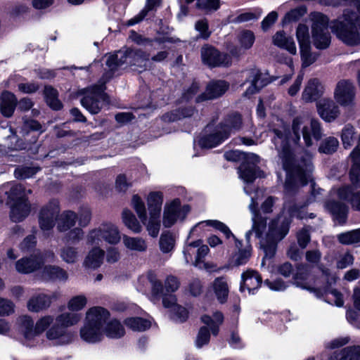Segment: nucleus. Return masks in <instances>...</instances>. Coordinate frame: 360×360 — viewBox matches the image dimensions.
Masks as SVG:
<instances>
[{
	"label": "nucleus",
	"mask_w": 360,
	"mask_h": 360,
	"mask_svg": "<svg viewBox=\"0 0 360 360\" xmlns=\"http://www.w3.org/2000/svg\"><path fill=\"white\" fill-rule=\"evenodd\" d=\"M274 142L282 160L283 168L287 174L285 190L290 193L299 186L306 185L311 180L313 169L311 155L307 153L300 162H297L284 134L278 129H274Z\"/></svg>",
	"instance_id": "f257e3e1"
},
{
	"label": "nucleus",
	"mask_w": 360,
	"mask_h": 360,
	"mask_svg": "<svg viewBox=\"0 0 360 360\" xmlns=\"http://www.w3.org/2000/svg\"><path fill=\"white\" fill-rule=\"evenodd\" d=\"M150 58V53L141 49L128 48L120 50L108 57L105 62L108 70L104 73V77L107 79H111L114 73L124 65L134 67L136 70L143 72L147 69Z\"/></svg>",
	"instance_id": "f03ea898"
},
{
	"label": "nucleus",
	"mask_w": 360,
	"mask_h": 360,
	"mask_svg": "<svg viewBox=\"0 0 360 360\" xmlns=\"http://www.w3.org/2000/svg\"><path fill=\"white\" fill-rule=\"evenodd\" d=\"M350 158L353 162L349 173L352 185L339 188L337 194L339 198L347 201L354 210L360 212V190L355 191V188L360 186V135L357 146L351 153Z\"/></svg>",
	"instance_id": "7ed1b4c3"
},
{
	"label": "nucleus",
	"mask_w": 360,
	"mask_h": 360,
	"mask_svg": "<svg viewBox=\"0 0 360 360\" xmlns=\"http://www.w3.org/2000/svg\"><path fill=\"white\" fill-rule=\"evenodd\" d=\"M358 22L357 14L349 9H345L341 17L331 22L330 29L344 44L356 46L360 44V34L356 28Z\"/></svg>",
	"instance_id": "20e7f679"
},
{
	"label": "nucleus",
	"mask_w": 360,
	"mask_h": 360,
	"mask_svg": "<svg viewBox=\"0 0 360 360\" xmlns=\"http://www.w3.org/2000/svg\"><path fill=\"white\" fill-rule=\"evenodd\" d=\"M54 320L56 323L45 330L46 338L50 341H54L56 345L71 343L74 339V335L67 330V328L79 323L81 316L73 312H65L58 315Z\"/></svg>",
	"instance_id": "39448f33"
},
{
	"label": "nucleus",
	"mask_w": 360,
	"mask_h": 360,
	"mask_svg": "<svg viewBox=\"0 0 360 360\" xmlns=\"http://www.w3.org/2000/svg\"><path fill=\"white\" fill-rule=\"evenodd\" d=\"M292 129L297 141H300L301 135L302 136L307 147L313 145L312 138L319 141L323 136L321 124L314 118L297 117L292 120Z\"/></svg>",
	"instance_id": "423d86ee"
},
{
	"label": "nucleus",
	"mask_w": 360,
	"mask_h": 360,
	"mask_svg": "<svg viewBox=\"0 0 360 360\" xmlns=\"http://www.w3.org/2000/svg\"><path fill=\"white\" fill-rule=\"evenodd\" d=\"M53 321V316L46 315L39 319L34 324L30 316L24 315L17 319L18 329L26 340H31L45 332Z\"/></svg>",
	"instance_id": "0eeeda50"
},
{
	"label": "nucleus",
	"mask_w": 360,
	"mask_h": 360,
	"mask_svg": "<svg viewBox=\"0 0 360 360\" xmlns=\"http://www.w3.org/2000/svg\"><path fill=\"white\" fill-rule=\"evenodd\" d=\"M311 38L314 46L320 50L328 49L331 43L328 17L321 13H314L311 15Z\"/></svg>",
	"instance_id": "6e6552de"
},
{
	"label": "nucleus",
	"mask_w": 360,
	"mask_h": 360,
	"mask_svg": "<svg viewBox=\"0 0 360 360\" xmlns=\"http://www.w3.org/2000/svg\"><path fill=\"white\" fill-rule=\"evenodd\" d=\"M103 79L104 81L101 84L88 88L85 91L84 96L81 99L82 105L92 114L98 113L103 104L108 102V96L104 92V84L108 79L104 75Z\"/></svg>",
	"instance_id": "1a4fd4ad"
},
{
	"label": "nucleus",
	"mask_w": 360,
	"mask_h": 360,
	"mask_svg": "<svg viewBox=\"0 0 360 360\" xmlns=\"http://www.w3.org/2000/svg\"><path fill=\"white\" fill-rule=\"evenodd\" d=\"M290 221L284 220L279 227H276L274 223L269 226L266 238H262L260 244L265 252V257H272L275 253L276 244L281 240L288 233Z\"/></svg>",
	"instance_id": "9d476101"
},
{
	"label": "nucleus",
	"mask_w": 360,
	"mask_h": 360,
	"mask_svg": "<svg viewBox=\"0 0 360 360\" xmlns=\"http://www.w3.org/2000/svg\"><path fill=\"white\" fill-rule=\"evenodd\" d=\"M103 239L110 244H117L120 241L121 236L117 227L110 222L103 223L101 226L89 231L87 236V243L98 244Z\"/></svg>",
	"instance_id": "9b49d317"
},
{
	"label": "nucleus",
	"mask_w": 360,
	"mask_h": 360,
	"mask_svg": "<svg viewBox=\"0 0 360 360\" xmlns=\"http://www.w3.org/2000/svg\"><path fill=\"white\" fill-rule=\"evenodd\" d=\"M333 98L342 107H354L356 98V87L354 83L345 79L338 81L334 89Z\"/></svg>",
	"instance_id": "f8f14e48"
},
{
	"label": "nucleus",
	"mask_w": 360,
	"mask_h": 360,
	"mask_svg": "<svg viewBox=\"0 0 360 360\" xmlns=\"http://www.w3.org/2000/svg\"><path fill=\"white\" fill-rule=\"evenodd\" d=\"M202 63L210 67L229 66L231 63V57L220 53L214 46L205 44L200 49Z\"/></svg>",
	"instance_id": "ddd939ff"
},
{
	"label": "nucleus",
	"mask_w": 360,
	"mask_h": 360,
	"mask_svg": "<svg viewBox=\"0 0 360 360\" xmlns=\"http://www.w3.org/2000/svg\"><path fill=\"white\" fill-rule=\"evenodd\" d=\"M60 213L59 202L56 200H51L40 210L39 214V224L43 231L51 230L58 219Z\"/></svg>",
	"instance_id": "4468645a"
},
{
	"label": "nucleus",
	"mask_w": 360,
	"mask_h": 360,
	"mask_svg": "<svg viewBox=\"0 0 360 360\" xmlns=\"http://www.w3.org/2000/svg\"><path fill=\"white\" fill-rule=\"evenodd\" d=\"M190 211L188 205L181 207L179 199L174 200L169 205H166L163 214V225L171 227L178 219L183 220Z\"/></svg>",
	"instance_id": "2eb2a0df"
},
{
	"label": "nucleus",
	"mask_w": 360,
	"mask_h": 360,
	"mask_svg": "<svg viewBox=\"0 0 360 360\" xmlns=\"http://www.w3.org/2000/svg\"><path fill=\"white\" fill-rule=\"evenodd\" d=\"M339 104L330 98H324L316 103L318 114L326 122L335 121L340 115Z\"/></svg>",
	"instance_id": "dca6fc26"
},
{
	"label": "nucleus",
	"mask_w": 360,
	"mask_h": 360,
	"mask_svg": "<svg viewBox=\"0 0 360 360\" xmlns=\"http://www.w3.org/2000/svg\"><path fill=\"white\" fill-rule=\"evenodd\" d=\"M252 162H243L238 168L239 176L246 183H252L257 177H260V171L255 165L258 162L259 158L255 154H251L248 157Z\"/></svg>",
	"instance_id": "f3484780"
},
{
	"label": "nucleus",
	"mask_w": 360,
	"mask_h": 360,
	"mask_svg": "<svg viewBox=\"0 0 360 360\" xmlns=\"http://www.w3.org/2000/svg\"><path fill=\"white\" fill-rule=\"evenodd\" d=\"M229 84L222 80L210 82L204 93L196 98V102L200 103L207 100H212L222 96L229 89Z\"/></svg>",
	"instance_id": "a211bd4d"
},
{
	"label": "nucleus",
	"mask_w": 360,
	"mask_h": 360,
	"mask_svg": "<svg viewBox=\"0 0 360 360\" xmlns=\"http://www.w3.org/2000/svg\"><path fill=\"white\" fill-rule=\"evenodd\" d=\"M246 82L250 83V86L244 92L245 96H250L258 92L262 88L266 85L267 82L263 78L262 73L257 68H251L248 70Z\"/></svg>",
	"instance_id": "6ab92c4d"
},
{
	"label": "nucleus",
	"mask_w": 360,
	"mask_h": 360,
	"mask_svg": "<svg viewBox=\"0 0 360 360\" xmlns=\"http://www.w3.org/2000/svg\"><path fill=\"white\" fill-rule=\"evenodd\" d=\"M241 280L240 290L243 292L247 289L250 294H254L255 291L257 290L262 283V278L260 274L257 271L252 269H248L243 273Z\"/></svg>",
	"instance_id": "aec40b11"
},
{
	"label": "nucleus",
	"mask_w": 360,
	"mask_h": 360,
	"mask_svg": "<svg viewBox=\"0 0 360 360\" xmlns=\"http://www.w3.org/2000/svg\"><path fill=\"white\" fill-rule=\"evenodd\" d=\"M3 188L8 197L7 204L28 202L27 195L32 193L31 189L26 190L22 184H19L4 185Z\"/></svg>",
	"instance_id": "412c9836"
},
{
	"label": "nucleus",
	"mask_w": 360,
	"mask_h": 360,
	"mask_svg": "<svg viewBox=\"0 0 360 360\" xmlns=\"http://www.w3.org/2000/svg\"><path fill=\"white\" fill-rule=\"evenodd\" d=\"M324 87L317 78L310 79L302 92V98L307 103L316 101L323 94Z\"/></svg>",
	"instance_id": "4be33fe9"
},
{
	"label": "nucleus",
	"mask_w": 360,
	"mask_h": 360,
	"mask_svg": "<svg viewBox=\"0 0 360 360\" xmlns=\"http://www.w3.org/2000/svg\"><path fill=\"white\" fill-rule=\"evenodd\" d=\"M227 134L217 125L212 133L201 137L198 144L202 148H214L228 139Z\"/></svg>",
	"instance_id": "5701e85b"
},
{
	"label": "nucleus",
	"mask_w": 360,
	"mask_h": 360,
	"mask_svg": "<svg viewBox=\"0 0 360 360\" xmlns=\"http://www.w3.org/2000/svg\"><path fill=\"white\" fill-rule=\"evenodd\" d=\"M56 298V296L55 295L51 296L43 293L35 295L28 300L27 307L28 310L32 312L44 311L50 307L52 299Z\"/></svg>",
	"instance_id": "b1692460"
},
{
	"label": "nucleus",
	"mask_w": 360,
	"mask_h": 360,
	"mask_svg": "<svg viewBox=\"0 0 360 360\" xmlns=\"http://www.w3.org/2000/svg\"><path fill=\"white\" fill-rule=\"evenodd\" d=\"M109 316L110 313L105 309L101 307H94L87 311L85 321L103 329Z\"/></svg>",
	"instance_id": "393cba45"
},
{
	"label": "nucleus",
	"mask_w": 360,
	"mask_h": 360,
	"mask_svg": "<svg viewBox=\"0 0 360 360\" xmlns=\"http://www.w3.org/2000/svg\"><path fill=\"white\" fill-rule=\"evenodd\" d=\"M81 338L89 343H96L102 340L103 330L85 321L79 331Z\"/></svg>",
	"instance_id": "a878e982"
},
{
	"label": "nucleus",
	"mask_w": 360,
	"mask_h": 360,
	"mask_svg": "<svg viewBox=\"0 0 360 360\" xmlns=\"http://www.w3.org/2000/svg\"><path fill=\"white\" fill-rule=\"evenodd\" d=\"M326 208L331 213L335 220L339 224H344L347 221L348 207L342 202L338 200H329L326 202Z\"/></svg>",
	"instance_id": "bb28decb"
},
{
	"label": "nucleus",
	"mask_w": 360,
	"mask_h": 360,
	"mask_svg": "<svg viewBox=\"0 0 360 360\" xmlns=\"http://www.w3.org/2000/svg\"><path fill=\"white\" fill-rule=\"evenodd\" d=\"M243 122L241 115L238 113L234 112L230 114L220 122L218 126L224 133L227 134L229 138L232 134L240 130L242 127Z\"/></svg>",
	"instance_id": "cd10ccee"
},
{
	"label": "nucleus",
	"mask_w": 360,
	"mask_h": 360,
	"mask_svg": "<svg viewBox=\"0 0 360 360\" xmlns=\"http://www.w3.org/2000/svg\"><path fill=\"white\" fill-rule=\"evenodd\" d=\"M44 264V260L38 259L35 255L19 259L15 264L16 270L22 274H30Z\"/></svg>",
	"instance_id": "c85d7f7f"
},
{
	"label": "nucleus",
	"mask_w": 360,
	"mask_h": 360,
	"mask_svg": "<svg viewBox=\"0 0 360 360\" xmlns=\"http://www.w3.org/2000/svg\"><path fill=\"white\" fill-rule=\"evenodd\" d=\"M16 105L17 98L13 94L9 91H4L1 94L0 97V111L4 117H11Z\"/></svg>",
	"instance_id": "c756f323"
},
{
	"label": "nucleus",
	"mask_w": 360,
	"mask_h": 360,
	"mask_svg": "<svg viewBox=\"0 0 360 360\" xmlns=\"http://www.w3.org/2000/svg\"><path fill=\"white\" fill-rule=\"evenodd\" d=\"M330 360H360V345L346 347L334 352Z\"/></svg>",
	"instance_id": "7c9ffc66"
},
{
	"label": "nucleus",
	"mask_w": 360,
	"mask_h": 360,
	"mask_svg": "<svg viewBox=\"0 0 360 360\" xmlns=\"http://www.w3.org/2000/svg\"><path fill=\"white\" fill-rule=\"evenodd\" d=\"M272 39L275 46L287 50L292 55L296 54L297 49L292 37L287 36L284 32H277Z\"/></svg>",
	"instance_id": "2f4dec72"
},
{
	"label": "nucleus",
	"mask_w": 360,
	"mask_h": 360,
	"mask_svg": "<svg viewBox=\"0 0 360 360\" xmlns=\"http://www.w3.org/2000/svg\"><path fill=\"white\" fill-rule=\"evenodd\" d=\"M30 212V205L28 202H14L11 205L10 217L14 222L24 220Z\"/></svg>",
	"instance_id": "473e14b6"
},
{
	"label": "nucleus",
	"mask_w": 360,
	"mask_h": 360,
	"mask_svg": "<svg viewBox=\"0 0 360 360\" xmlns=\"http://www.w3.org/2000/svg\"><path fill=\"white\" fill-rule=\"evenodd\" d=\"M43 280L67 281L68 274L66 271L58 266H46L41 272Z\"/></svg>",
	"instance_id": "72a5a7b5"
},
{
	"label": "nucleus",
	"mask_w": 360,
	"mask_h": 360,
	"mask_svg": "<svg viewBox=\"0 0 360 360\" xmlns=\"http://www.w3.org/2000/svg\"><path fill=\"white\" fill-rule=\"evenodd\" d=\"M104 253V251L98 248H93L86 257L84 266L93 269L99 267L102 264Z\"/></svg>",
	"instance_id": "f704fd0d"
},
{
	"label": "nucleus",
	"mask_w": 360,
	"mask_h": 360,
	"mask_svg": "<svg viewBox=\"0 0 360 360\" xmlns=\"http://www.w3.org/2000/svg\"><path fill=\"white\" fill-rule=\"evenodd\" d=\"M252 229L248 231L245 234V238L248 241H249L252 232H255L257 238H261L266 229V219L263 217L260 214H255L252 217Z\"/></svg>",
	"instance_id": "c9c22d12"
},
{
	"label": "nucleus",
	"mask_w": 360,
	"mask_h": 360,
	"mask_svg": "<svg viewBox=\"0 0 360 360\" xmlns=\"http://www.w3.org/2000/svg\"><path fill=\"white\" fill-rule=\"evenodd\" d=\"M161 192H151L147 198V203L150 215L160 216L163 202Z\"/></svg>",
	"instance_id": "e433bc0d"
},
{
	"label": "nucleus",
	"mask_w": 360,
	"mask_h": 360,
	"mask_svg": "<svg viewBox=\"0 0 360 360\" xmlns=\"http://www.w3.org/2000/svg\"><path fill=\"white\" fill-rule=\"evenodd\" d=\"M213 290L220 303H224L228 297L229 287L224 277H218L212 283Z\"/></svg>",
	"instance_id": "4c0bfd02"
},
{
	"label": "nucleus",
	"mask_w": 360,
	"mask_h": 360,
	"mask_svg": "<svg viewBox=\"0 0 360 360\" xmlns=\"http://www.w3.org/2000/svg\"><path fill=\"white\" fill-rule=\"evenodd\" d=\"M77 215L75 212L68 210L65 211L58 219L57 229L60 232H65L75 226Z\"/></svg>",
	"instance_id": "58836bf2"
},
{
	"label": "nucleus",
	"mask_w": 360,
	"mask_h": 360,
	"mask_svg": "<svg viewBox=\"0 0 360 360\" xmlns=\"http://www.w3.org/2000/svg\"><path fill=\"white\" fill-rule=\"evenodd\" d=\"M162 0H146L145 7L134 18L129 20L127 25H134L142 21L150 11L155 9L161 5Z\"/></svg>",
	"instance_id": "ea45409f"
},
{
	"label": "nucleus",
	"mask_w": 360,
	"mask_h": 360,
	"mask_svg": "<svg viewBox=\"0 0 360 360\" xmlns=\"http://www.w3.org/2000/svg\"><path fill=\"white\" fill-rule=\"evenodd\" d=\"M201 321L205 325L210 326L212 333L214 335H217L219 333V327L224 321V316L222 313L216 311L213 314V318L208 315H203L201 316Z\"/></svg>",
	"instance_id": "a19ab883"
},
{
	"label": "nucleus",
	"mask_w": 360,
	"mask_h": 360,
	"mask_svg": "<svg viewBox=\"0 0 360 360\" xmlns=\"http://www.w3.org/2000/svg\"><path fill=\"white\" fill-rule=\"evenodd\" d=\"M339 145V141L336 137L328 136L321 141L318 150L320 153L332 155L338 150Z\"/></svg>",
	"instance_id": "79ce46f5"
},
{
	"label": "nucleus",
	"mask_w": 360,
	"mask_h": 360,
	"mask_svg": "<svg viewBox=\"0 0 360 360\" xmlns=\"http://www.w3.org/2000/svg\"><path fill=\"white\" fill-rule=\"evenodd\" d=\"M123 243L127 248L133 251L145 252L148 248L145 240L139 237H129L124 235Z\"/></svg>",
	"instance_id": "37998d69"
},
{
	"label": "nucleus",
	"mask_w": 360,
	"mask_h": 360,
	"mask_svg": "<svg viewBox=\"0 0 360 360\" xmlns=\"http://www.w3.org/2000/svg\"><path fill=\"white\" fill-rule=\"evenodd\" d=\"M103 332L110 338H120L124 336V328L119 321L114 319L107 323Z\"/></svg>",
	"instance_id": "c03bdc74"
},
{
	"label": "nucleus",
	"mask_w": 360,
	"mask_h": 360,
	"mask_svg": "<svg viewBox=\"0 0 360 360\" xmlns=\"http://www.w3.org/2000/svg\"><path fill=\"white\" fill-rule=\"evenodd\" d=\"M122 219L125 226L133 232L138 233L141 231L142 227L140 223L130 210H124L122 213Z\"/></svg>",
	"instance_id": "a18cd8bd"
},
{
	"label": "nucleus",
	"mask_w": 360,
	"mask_h": 360,
	"mask_svg": "<svg viewBox=\"0 0 360 360\" xmlns=\"http://www.w3.org/2000/svg\"><path fill=\"white\" fill-rule=\"evenodd\" d=\"M47 104L53 110L61 109L63 105L58 98V91L51 86H46L44 91Z\"/></svg>",
	"instance_id": "49530a36"
},
{
	"label": "nucleus",
	"mask_w": 360,
	"mask_h": 360,
	"mask_svg": "<svg viewBox=\"0 0 360 360\" xmlns=\"http://www.w3.org/2000/svg\"><path fill=\"white\" fill-rule=\"evenodd\" d=\"M125 325L134 331H143L150 327V322L140 317L128 318L124 321Z\"/></svg>",
	"instance_id": "de8ad7c7"
},
{
	"label": "nucleus",
	"mask_w": 360,
	"mask_h": 360,
	"mask_svg": "<svg viewBox=\"0 0 360 360\" xmlns=\"http://www.w3.org/2000/svg\"><path fill=\"white\" fill-rule=\"evenodd\" d=\"M60 256L65 262L74 264L78 261L79 253L77 248L68 245L60 249Z\"/></svg>",
	"instance_id": "09e8293b"
},
{
	"label": "nucleus",
	"mask_w": 360,
	"mask_h": 360,
	"mask_svg": "<svg viewBox=\"0 0 360 360\" xmlns=\"http://www.w3.org/2000/svg\"><path fill=\"white\" fill-rule=\"evenodd\" d=\"M338 241L343 245H352L360 242V229L338 235Z\"/></svg>",
	"instance_id": "8fccbe9b"
},
{
	"label": "nucleus",
	"mask_w": 360,
	"mask_h": 360,
	"mask_svg": "<svg viewBox=\"0 0 360 360\" xmlns=\"http://www.w3.org/2000/svg\"><path fill=\"white\" fill-rule=\"evenodd\" d=\"M236 248L238 251L233 255L231 259V263L236 266L245 264L251 256L250 248H247L244 250H242L241 247Z\"/></svg>",
	"instance_id": "3c124183"
},
{
	"label": "nucleus",
	"mask_w": 360,
	"mask_h": 360,
	"mask_svg": "<svg viewBox=\"0 0 360 360\" xmlns=\"http://www.w3.org/2000/svg\"><path fill=\"white\" fill-rule=\"evenodd\" d=\"M340 137L343 147L346 149L350 148L353 145L355 138L354 127L349 124H346L342 129Z\"/></svg>",
	"instance_id": "603ef678"
},
{
	"label": "nucleus",
	"mask_w": 360,
	"mask_h": 360,
	"mask_svg": "<svg viewBox=\"0 0 360 360\" xmlns=\"http://www.w3.org/2000/svg\"><path fill=\"white\" fill-rule=\"evenodd\" d=\"M307 205V203H290L289 205H285V207L288 209V212L290 217L302 219L307 218V213L305 210Z\"/></svg>",
	"instance_id": "864d4df0"
},
{
	"label": "nucleus",
	"mask_w": 360,
	"mask_h": 360,
	"mask_svg": "<svg viewBox=\"0 0 360 360\" xmlns=\"http://www.w3.org/2000/svg\"><path fill=\"white\" fill-rule=\"evenodd\" d=\"M175 239L169 232L162 233L159 240L160 249L163 253L170 252L174 248Z\"/></svg>",
	"instance_id": "5fc2aeb1"
},
{
	"label": "nucleus",
	"mask_w": 360,
	"mask_h": 360,
	"mask_svg": "<svg viewBox=\"0 0 360 360\" xmlns=\"http://www.w3.org/2000/svg\"><path fill=\"white\" fill-rule=\"evenodd\" d=\"M296 36L300 48L310 46L309 29L306 25L300 24L296 30Z\"/></svg>",
	"instance_id": "6e6d98bb"
},
{
	"label": "nucleus",
	"mask_w": 360,
	"mask_h": 360,
	"mask_svg": "<svg viewBox=\"0 0 360 360\" xmlns=\"http://www.w3.org/2000/svg\"><path fill=\"white\" fill-rule=\"evenodd\" d=\"M177 299L176 295L169 294L165 295L162 297V304L164 307L171 309V312L173 309L181 310V314L184 317L186 316V308L179 305L177 303Z\"/></svg>",
	"instance_id": "4d7b16f0"
},
{
	"label": "nucleus",
	"mask_w": 360,
	"mask_h": 360,
	"mask_svg": "<svg viewBox=\"0 0 360 360\" xmlns=\"http://www.w3.org/2000/svg\"><path fill=\"white\" fill-rule=\"evenodd\" d=\"M132 205L142 223L146 224L147 219L146 210L144 202L139 195H134L132 197Z\"/></svg>",
	"instance_id": "13d9d810"
},
{
	"label": "nucleus",
	"mask_w": 360,
	"mask_h": 360,
	"mask_svg": "<svg viewBox=\"0 0 360 360\" xmlns=\"http://www.w3.org/2000/svg\"><path fill=\"white\" fill-rule=\"evenodd\" d=\"M302 68H307L313 64L317 59L318 55L311 52V46L300 48Z\"/></svg>",
	"instance_id": "bf43d9fd"
},
{
	"label": "nucleus",
	"mask_w": 360,
	"mask_h": 360,
	"mask_svg": "<svg viewBox=\"0 0 360 360\" xmlns=\"http://www.w3.org/2000/svg\"><path fill=\"white\" fill-rule=\"evenodd\" d=\"M39 170V167H20L15 169L14 175L17 179H25L32 177Z\"/></svg>",
	"instance_id": "052dcab7"
},
{
	"label": "nucleus",
	"mask_w": 360,
	"mask_h": 360,
	"mask_svg": "<svg viewBox=\"0 0 360 360\" xmlns=\"http://www.w3.org/2000/svg\"><path fill=\"white\" fill-rule=\"evenodd\" d=\"M159 218L160 216L150 215L149 221L146 224L149 235L153 238H155L158 236L160 229V221Z\"/></svg>",
	"instance_id": "680f3d73"
},
{
	"label": "nucleus",
	"mask_w": 360,
	"mask_h": 360,
	"mask_svg": "<svg viewBox=\"0 0 360 360\" xmlns=\"http://www.w3.org/2000/svg\"><path fill=\"white\" fill-rule=\"evenodd\" d=\"M240 46L245 49H250L255 41V35L250 30H244L238 35Z\"/></svg>",
	"instance_id": "e2e57ef3"
},
{
	"label": "nucleus",
	"mask_w": 360,
	"mask_h": 360,
	"mask_svg": "<svg viewBox=\"0 0 360 360\" xmlns=\"http://www.w3.org/2000/svg\"><path fill=\"white\" fill-rule=\"evenodd\" d=\"M220 6L219 0H198L197 8L204 11L205 13L217 11Z\"/></svg>",
	"instance_id": "0e129e2a"
},
{
	"label": "nucleus",
	"mask_w": 360,
	"mask_h": 360,
	"mask_svg": "<svg viewBox=\"0 0 360 360\" xmlns=\"http://www.w3.org/2000/svg\"><path fill=\"white\" fill-rule=\"evenodd\" d=\"M15 304L10 300L0 297V316H8L15 312Z\"/></svg>",
	"instance_id": "69168bd1"
},
{
	"label": "nucleus",
	"mask_w": 360,
	"mask_h": 360,
	"mask_svg": "<svg viewBox=\"0 0 360 360\" xmlns=\"http://www.w3.org/2000/svg\"><path fill=\"white\" fill-rule=\"evenodd\" d=\"M86 302L87 300L84 295H77L69 301L68 307L71 311H79L86 306Z\"/></svg>",
	"instance_id": "338daca9"
},
{
	"label": "nucleus",
	"mask_w": 360,
	"mask_h": 360,
	"mask_svg": "<svg viewBox=\"0 0 360 360\" xmlns=\"http://www.w3.org/2000/svg\"><path fill=\"white\" fill-rule=\"evenodd\" d=\"M195 29L200 33V37L204 39H208L211 35L208 21L205 18L198 20L195 24Z\"/></svg>",
	"instance_id": "774afa93"
}]
</instances>
